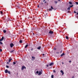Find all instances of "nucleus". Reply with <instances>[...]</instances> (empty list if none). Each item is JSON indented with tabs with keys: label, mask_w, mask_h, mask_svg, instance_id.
<instances>
[{
	"label": "nucleus",
	"mask_w": 78,
	"mask_h": 78,
	"mask_svg": "<svg viewBox=\"0 0 78 78\" xmlns=\"http://www.w3.org/2000/svg\"><path fill=\"white\" fill-rule=\"evenodd\" d=\"M42 70H41V71H39V73L38 75H41L42 74Z\"/></svg>",
	"instance_id": "f257e3e1"
},
{
	"label": "nucleus",
	"mask_w": 78,
	"mask_h": 78,
	"mask_svg": "<svg viewBox=\"0 0 78 78\" xmlns=\"http://www.w3.org/2000/svg\"><path fill=\"white\" fill-rule=\"evenodd\" d=\"M24 69H26V67H25L24 66H23L22 67V69H21L22 70H23Z\"/></svg>",
	"instance_id": "f03ea898"
},
{
	"label": "nucleus",
	"mask_w": 78,
	"mask_h": 78,
	"mask_svg": "<svg viewBox=\"0 0 78 78\" xmlns=\"http://www.w3.org/2000/svg\"><path fill=\"white\" fill-rule=\"evenodd\" d=\"M10 47H11V48H12V46H14V44L13 43H11L10 44Z\"/></svg>",
	"instance_id": "7ed1b4c3"
},
{
	"label": "nucleus",
	"mask_w": 78,
	"mask_h": 78,
	"mask_svg": "<svg viewBox=\"0 0 78 78\" xmlns=\"http://www.w3.org/2000/svg\"><path fill=\"white\" fill-rule=\"evenodd\" d=\"M4 39V37H2V38L1 39H0V41H3V40Z\"/></svg>",
	"instance_id": "20e7f679"
},
{
	"label": "nucleus",
	"mask_w": 78,
	"mask_h": 78,
	"mask_svg": "<svg viewBox=\"0 0 78 78\" xmlns=\"http://www.w3.org/2000/svg\"><path fill=\"white\" fill-rule=\"evenodd\" d=\"M49 34H53V32H52V31H50L49 32Z\"/></svg>",
	"instance_id": "39448f33"
},
{
	"label": "nucleus",
	"mask_w": 78,
	"mask_h": 78,
	"mask_svg": "<svg viewBox=\"0 0 78 78\" xmlns=\"http://www.w3.org/2000/svg\"><path fill=\"white\" fill-rule=\"evenodd\" d=\"M8 72V69H5V73H7Z\"/></svg>",
	"instance_id": "423d86ee"
},
{
	"label": "nucleus",
	"mask_w": 78,
	"mask_h": 78,
	"mask_svg": "<svg viewBox=\"0 0 78 78\" xmlns=\"http://www.w3.org/2000/svg\"><path fill=\"white\" fill-rule=\"evenodd\" d=\"M60 72H61V73H62V75H64V72H63V71L61 70L60 71Z\"/></svg>",
	"instance_id": "0eeeda50"
},
{
	"label": "nucleus",
	"mask_w": 78,
	"mask_h": 78,
	"mask_svg": "<svg viewBox=\"0 0 78 78\" xmlns=\"http://www.w3.org/2000/svg\"><path fill=\"white\" fill-rule=\"evenodd\" d=\"M6 20H7V21H9L10 20V19H9V18H6Z\"/></svg>",
	"instance_id": "6e6552de"
},
{
	"label": "nucleus",
	"mask_w": 78,
	"mask_h": 78,
	"mask_svg": "<svg viewBox=\"0 0 78 78\" xmlns=\"http://www.w3.org/2000/svg\"><path fill=\"white\" fill-rule=\"evenodd\" d=\"M54 64V63H53V62H52L50 63L49 66H52V65H53V64Z\"/></svg>",
	"instance_id": "1a4fd4ad"
},
{
	"label": "nucleus",
	"mask_w": 78,
	"mask_h": 78,
	"mask_svg": "<svg viewBox=\"0 0 78 78\" xmlns=\"http://www.w3.org/2000/svg\"><path fill=\"white\" fill-rule=\"evenodd\" d=\"M32 58H33L32 60H33V61H34L35 59V57L32 56Z\"/></svg>",
	"instance_id": "9d476101"
},
{
	"label": "nucleus",
	"mask_w": 78,
	"mask_h": 78,
	"mask_svg": "<svg viewBox=\"0 0 78 78\" xmlns=\"http://www.w3.org/2000/svg\"><path fill=\"white\" fill-rule=\"evenodd\" d=\"M41 47L39 46L37 48V49H38V50H40V49H41Z\"/></svg>",
	"instance_id": "9b49d317"
},
{
	"label": "nucleus",
	"mask_w": 78,
	"mask_h": 78,
	"mask_svg": "<svg viewBox=\"0 0 78 78\" xmlns=\"http://www.w3.org/2000/svg\"><path fill=\"white\" fill-rule=\"evenodd\" d=\"M3 33H6V31L5 30H3Z\"/></svg>",
	"instance_id": "f8f14e48"
},
{
	"label": "nucleus",
	"mask_w": 78,
	"mask_h": 78,
	"mask_svg": "<svg viewBox=\"0 0 78 78\" xmlns=\"http://www.w3.org/2000/svg\"><path fill=\"white\" fill-rule=\"evenodd\" d=\"M67 10H70V8L69 7H68V8L67 9Z\"/></svg>",
	"instance_id": "ddd939ff"
},
{
	"label": "nucleus",
	"mask_w": 78,
	"mask_h": 78,
	"mask_svg": "<svg viewBox=\"0 0 78 78\" xmlns=\"http://www.w3.org/2000/svg\"><path fill=\"white\" fill-rule=\"evenodd\" d=\"M14 51V50H12V51H10V53H12V52H13Z\"/></svg>",
	"instance_id": "4468645a"
},
{
	"label": "nucleus",
	"mask_w": 78,
	"mask_h": 78,
	"mask_svg": "<svg viewBox=\"0 0 78 78\" xmlns=\"http://www.w3.org/2000/svg\"><path fill=\"white\" fill-rule=\"evenodd\" d=\"M11 60H12V58H10V59H9V62H11Z\"/></svg>",
	"instance_id": "2eb2a0df"
},
{
	"label": "nucleus",
	"mask_w": 78,
	"mask_h": 78,
	"mask_svg": "<svg viewBox=\"0 0 78 78\" xmlns=\"http://www.w3.org/2000/svg\"><path fill=\"white\" fill-rule=\"evenodd\" d=\"M65 54L64 53H62V54H61V56H62L63 55H64Z\"/></svg>",
	"instance_id": "dca6fc26"
},
{
	"label": "nucleus",
	"mask_w": 78,
	"mask_h": 78,
	"mask_svg": "<svg viewBox=\"0 0 78 78\" xmlns=\"http://www.w3.org/2000/svg\"><path fill=\"white\" fill-rule=\"evenodd\" d=\"M28 44L26 45L25 46V48H27V47H28Z\"/></svg>",
	"instance_id": "f3484780"
},
{
	"label": "nucleus",
	"mask_w": 78,
	"mask_h": 78,
	"mask_svg": "<svg viewBox=\"0 0 78 78\" xmlns=\"http://www.w3.org/2000/svg\"><path fill=\"white\" fill-rule=\"evenodd\" d=\"M69 3L70 4V5H72V2H69Z\"/></svg>",
	"instance_id": "a211bd4d"
},
{
	"label": "nucleus",
	"mask_w": 78,
	"mask_h": 78,
	"mask_svg": "<svg viewBox=\"0 0 78 78\" xmlns=\"http://www.w3.org/2000/svg\"><path fill=\"white\" fill-rule=\"evenodd\" d=\"M73 5H70V6L69 7H70V8H72V7H73Z\"/></svg>",
	"instance_id": "6ab92c4d"
},
{
	"label": "nucleus",
	"mask_w": 78,
	"mask_h": 78,
	"mask_svg": "<svg viewBox=\"0 0 78 78\" xmlns=\"http://www.w3.org/2000/svg\"><path fill=\"white\" fill-rule=\"evenodd\" d=\"M20 43H22V41L21 40L20 41Z\"/></svg>",
	"instance_id": "aec40b11"
},
{
	"label": "nucleus",
	"mask_w": 78,
	"mask_h": 78,
	"mask_svg": "<svg viewBox=\"0 0 78 78\" xmlns=\"http://www.w3.org/2000/svg\"><path fill=\"white\" fill-rule=\"evenodd\" d=\"M51 78H54V76L53 75H52L51 76Z\"/></svg>",
	"instance_id": "412c9836"
},
{
	"label": "nucleus",
	"mask_w": 78,
	"mask_h": 78,
	"mask_svg": "<svg viewBox=\"0 0 78 78\" xmlns=\"http://www.w3.org/2000/svg\"><path fill=\"white\" fill-rule=\"evenodd\" d=\"M66 38L67 39H69V37L67 36H66Z\"/></svg>",
	"instance_id": "4be33fe9"
},
{
	"label": "nucleus",
	"mask_w": 78,
	"mask_h": 78,
	"mask_svg": "<svg viewBox=\"0 0 78 78\" xmlns=\"http://www.w3.org/2000/svg\"><path fill=\"white\" fill-rule=\"evenodd\" d=\"M8 73H9V74H10L11 73V72H10V71H8Z\"/></svg>",
	"instance_id": "5701e85b"
},
{
	"label": "nucleus",
	"mask_w": 78,
	"mask_h": 78,
	"mask_svg": "<svg viewBox=\"0 0 78 78\" xmlns=\"http://www.w3.org/2000/svg\"><path fill=\"white\" fill-rule=\"evenodd\" d=\"M36 73L37 74L39 73V71H37L36 72Z\"/></svg>",
	"instance_id": "b1692460"
},
{
	"label": "nucleus",
	"mask_w": 78,
	"mask_h": 78,
	"mask_svg": "<svg viewBox=\"0 0 78 78\" xmlns=\"http://www.w3.org/2000/svg\"><path fill=\"white\" fill-rule=\"evenodd\" d=\"M15 64H16V62H13V65H15Z\"/></svg>",
	"instance_id": "393cba45"
},
{
	"label": "nucleus",
	"mask_w": 78,
	"mask_h": 78,
	"mask_svg": "<svg viewBox=\"0 0 78 78\" xmlns=\"http://www.w3.org/2000/svg\"><path fill=\"white\" fill-rule=\"evenodd\" d=\"M6 67L7 68H9V66H6Z\"/></svg>",
	"instance_id": "a878e982"
},
{
	"label": "nucleus",
	"mask_w": 78,
	"mask_h": 78,
	"mask_svg": "<svg viewBox=\"0 0 78 78\" xmlns=\"http://www.w3.org/2000/svg\"><path fill=\"white\" fill-rule=\"evenodd\" d=\"M0 44H3V43H2V42L0 41Z\"/></svg>",
	"instance_id": "bb28decb"
},
{
	"label": "nucleus",
	"mask_w": 78,
	"mask_h": 78,
	"mask_svg": "<svg viewBox=\"0 0 78 78\" xmlns=\"http://www.w3.org/2000/svg\"><path fill=\"white\" fill-rule=\"evenodd\" d=\"M57 3H58V2L56 1L55 2V4H57Z\"/></svg>",
	"instance_id": "cd10ccee"
},
{
	"label": "nucleus",
	"mask_w": 78,
	"mask_h": 78,
	"mask_svg": "<svg viewBox=\"0 0 78 78\" xmlns=\"http://www.w3.org/2000/svg\"><path fill=\"white\" fill-rule=\"evenodd\" d=\"M75 3H76V5H78V2H75Z\"/></svg>",
	"instance_id": "c85d7f7f"
},
{
	"label": "nucleus",
	"mask_w": 78,
	"mask_h": 78,
	"mask_svg": "<svg viewBox=\"0 0 78 78\" xmlns=\"http://www.w3.org/2000/svg\"><path fill=\"white\" fill-rule=\"evenodd\" d=\"M53 72L54 73H55V72H56V71H55V70H53Z\"/></svg>",
	"instance_id": "c756f323"
},
{
	"label": "nucleus",
	"mask_w": 78,
	"mask_h": 78,
	"mask_svg": "<svg viewBox=\"0 0 78 78\" xmlns=\"http://www.w3.org/2000/svg\"><path fill=\"white\" fill-rule=\"evenodd\" d=\"M52 9H49V10L50 11H52Z\"/></svg>",
	"instance_id": "7c9ffc66"
},
{
	"label": "nucleus",
	"mask_w": 78,
	"mask_h": 78,
	"mask_svg": "<svg viewBox=\"0 0 78 78\" xmlns=\"http://www.w3.org/2000/svg\"><path fill=\"white\" fill-rule=\"evenodd\" d=\"M0 51H2V50L1 49H0Z\"/></svg>",
	"instance_id": "2f4dec72"
},
{
	"label": "nucleus",
	"mask_w": 78,
	"mask_h": 78,
	"mask_svg": "<svg viewBox=\"0 0 78 78\" xmlns=\"http://www.w3.org/2000/svg\"><path fill=\"white\" fill-rule=\"evenodd\" d=\"M51 9H53V7L52 6H51Z\"/></svg>",
	"instance_id": "473e14b6"
},
{
	"label": "nucleus",
	"mask_w": 78,
	"mask_h": 78,
	"mask_svg": "<svg viewBox=\"0 0 78 78\" xmlns=\"http://www.w3.org/2000/svg\"><path fill=\"white\" fill-rule=\"evenodd\" d=\"M1 14H3V12H2V11H1Z\"/></svg>",
	"instance_id": "72a5a7b5"
},
{
	"label": "nucleus",
	"mask_w": 78,
	"mask_h": 78,
	"mask_svg": "<svg viewBox=\"0 0 78 78\" xmlns=\"http://www.w3.org/2000/svg\"><path fill=\"white\" fill-rule=\"evenodd\" d=\"M44 17H46V15H44Z\"/></svg>",
	"instance_id": "f704fd0d"
},
{
	"label": "nucleus",
	"mask_w": 78,
	"mask_h": 78,
	"mask_svg": "<svg viewBox=\"0 0 78 78\" xmlns=\"http://www.w3.org/2000/svg\"><path fill=\"white\" fill-rule=\"evenodd\" d=\"M62 50H61L60 52V53H62Z\"/></svg>",
	"instance_id": "c9c22d12"
},
{
	"label": "nucleus",
	"mask_w": 78,
	"mask_h": 78,
	"mask_svg": "<svg viewBox=\"0 0 78 78\" xmlns=\"http://www.w3.org/2000/svg\"><path fill=\"white\" fill-rule=\"evenodd\" d=\"M74 13H76V12H75V11H74Z\"/></svg>",
	"instance_id": "e433bc0d"
},
{
	"label": "nucleus",
	"mask_w": 78,
	"mask_h": 78,
	"mask_svg": "<svg viewBox=\"0 0 78 78\" xmlns=\"http://www.w3.org/2000/svg\"><path fill=\"white\" fill-rule=\"evenodd\" d=\"M23 31H25V29H23Z\"/></svg>",
	"instance_id": "4c0bfd02"
},
{
	"label": "nucleus",
	"mask_w": 78,
	"mask_h": 78,
	"mask_svg": "<svg viewBox=\"0 0 78 78\" xmlns=\"http://www.w3.org/2000/svg\"><path fill=\"white\" fill-rule=\"evenodd\" d=\"M7 64H9V62H7Z\"/></svg>",
	"instance_id": "58836bf2"
},
{
	"label": "nucleus",
	"mask_w": 78,
	"mask_h": 78,
	"mask_svg": "<svg viewBox=\"0 0 78 78\" xmlns=\"http://www.w3.org/2000/svg\"><path fill=\"white\" fill-rule=\"evenodd\" d=\"M72 62V61H69V62Z\"/></svg>",
	"instance_id": "ea45409f"
},
{
	"label": "nucleus",
	"mask_w": 78,
	"mask_h": 78,
	"mask_svg": "<svg viewBox=\"0 0 78 78\" xmlns=\"http://www.w3.org/2000/svg\"><path fill=\"white\" fill-rule=\"evenodd\" d=\"M54 49L55 50H56V48H54Z\"/></svg>",
	"instance_id": "a19ab883"
},
{
	"label": "nucleus",
	"mask_w": 78,
	"mask_h": 78,
	"mask_svg": "<svg viewBox=\"0 0 78 78\" xmlns=\"http://www.w3.org/2000/svg\"><path fill=\"white\" fill-rule=\"evenodd\" d=\"M31 51H33V48L31 49Z\"/></svg>",
	"instance_id": "79ce46f5"
},
{
	"label": "nucleus",
	"mask_w": 78,
	"mask_h": 78,
	"mask_svg": "<svg viewBox=\"0 0 78 78\" xmlns=\"http://www.w3.org/2000/svg\"><path fill=\"white\" fill-rule=\"evenodd\" d=\"M56 53L57 54H59V52H57Z\"/></svg>",
	"instance_id": "37998d69"
},
{
	"label": "nucleus",
	"mask_w": 78,
	"mask_h": 78,
	"mask_svg": "<svg viewBox=\"0 0 78 78\" xmlns=\"http://www.w3.org/2000/svg\"><path fill=\"white\" fill-rule=\"evenodd\" d=\"M53 9L54 10H56V9H54V8H53Z\"/></svg>",
	"instance_id": "c03bdc74"
},
{
	"label": "nucleus",
	"mask_w": 78,
	"mask_h": 78,
	"mask_svg": "<svg viewBox=\"0 0 78 78\" xmlns=\"http://www.w3.org/2000/svg\"><path fill=\"white\" fill-rule=\"evenodd\" d=\"M32 30H34V28H32Z\"/></svg>",
	"instance_id": "a18cd8bd"
},
{
	"label": "nucleus",
	"mask_w": 78,
	"mask_h": 78,
	"mask_svg": "<svg viewBox=\"0 0 78 78\" xmlns=\"http://www.w3.org/2000/svg\"><path fill=\"white\" fill-rule=\"evenodd\" d=\"M46 66H47V67H48V65H46Z\"/></svg>",
	"instance_id": "49530a36"
},
{
	"label": "nucleus",
	"mask_w": 78,
	"mask_h": 78,
	"mask_svg": "<svg viewBox=\"0 0 78 78\" xmlns=\"http://www.w3.org/2000/svg\"><path fill=\"white\" fill-rule=\"evenodd\" d=\"M45 0H44L43 1V2H45Z\"/></svg>",
	"instance_id": "de8ad7c7"
},
{
	"label": "nucleus",
	"mask_w": 78,
	"mask_h": 78,
	"mask_svg": "<svg viewBox=\"0 0 78 78\" xmlns=\"http://www.w3.org/2000/svg\"><path fill=\"white\" fill-rule=\"evenodd\" d=\"M47 3V2L45 1V2H44V3Z\"/></svg>",
	"instance_id": "09e8293b"
},
{
	"label": "nucleus",
	"mask_w": 78,
	"mask_h": 78,
	"mask_svg": "<svg viewBox=\"0 0 78 78\" xmlns=\"http://www.w3.org/2000/svg\"><path fill=\"white\" fill-rule=\"evenodd\" d=\"M42 55H43V56H44V54H42Z\"/></svg>",
	"instance_id": "8fccbe9b"
},
{
	"label": "nucleus",
	"mask_w": 78,
	"mask_h": 78,
	"mask_svg": "<svg viewBox=\"0 0 78 78\" xmlns=\"http://www.w3.org/2000/svg\"><path fill=\"white\" fill-rule=\"evenodd\" d=\"M67 12H68V13H69V11H68Z\"/></svg>",
	"instance_id": "3c124183"
},
{
	"label": "nucleus",
	"mask_w": 78,
	"mask_h": 78,
	"mask_svg": "<svg viewBox=\"0 0 78 78\" xmlns=\"http://www.w3.org/2000/svg\"><path fill=\"white\" fill-rule=\"evenodd\" d=\"M74 78V76H73L72 77V78Z\"/></svg>",
	"instance_id": "603ef678"
},
{
	"label": "nucleus",
	"mask_w": 78,
	"mask_h": 78,
	"mask_svg": "<svg viewBox=\"0 0 78 78\" xmlns=\"http://www.w3.org/2000/svg\"><path fill=\"white\" fill-rule=\"evenodd\" d=\"M37 28H35V29H36V30H37Z\"/></svg>",
	"instance_id": "864d4df0"
},
{
	"label": "nucleus",
	"mask_w": 78,
	"mask_h": 78,
	"mask_svg": "<svg viewBox=\"0 0 78 78\" xmlns=\"http://www.w3.org/2000/svg\"><path fill=\"white\" fill-rule=\"evenodd\" d=\"M37 7H38V8H39V5H37Z\"/></svg>",
	"instance_id": "5fc2aeb1"
},
{
	"label": "nucleus",
	"mask_w": 78,
	"mask_h": 78,
	"mask_svg": "<svg viewBox=\"0 0 78 78\" xmlns=\"http://www.w3.org/2000/svg\"><path fill=\"white\" fill-rule=\"evenodd\" d=\"M58 1H59V2L60 1H61V0H58Z\"/></svg>",
	"instance_id": "6e6d98bb"
},
{
	"label": "nucleus",
	"mask_w": 78,
	"mask_h": 78,
	"mask_svg": "<svg viewBox=\"0 0 78 78\" xmlns=\"http://www.w3.org/2000/svg\"><path fill=\"white\" fill-rule=\"evenodd\" d=\"M77 15H78V12L77 13Z\"/></svg>",
	"instance_id": "4d7b16f0"
},
{
	"label": "nucleus",
	"mask_w": 78,
	"mask_h": 78,
	"mask_svg": "<svg viewBox=\"0 0 78 78\" xmlns=\"http://www.w3.org/2000/svg\"><path fill=\"white\" fill-rule=\"evenodd\" d=\"M33 34L34 35V33H33Z\"/></svg>",
	"instance_id": "13d9d810"
},
{
	"label": "nucleus",
	"mask_w": 78,
	"mask_h": 78,
	"mask_svg": "<svg viewBox=\"0 0 78 78\" xmlns=\"http://www.w3.org/2000/svg\"><path fill=\"white\" fill-rule=\"evenodd\" d=\"M46 15H47V13H46Z\"/></svg>",
	"instance_id": "bf43d9fd"
},
{
	"label": "nucleus",
	"mask_w": 78,
	"mask_h": 78,
	"mask_svg": "<svg viewBox=\"0 0 78 78\" xmlns=\"http://www.w3.org/2000/svg\"><path fill=\"white\" fill-rule=\"evenodd\" d=\"M43 3H42V5H43Z\"/></svg>",
	"instance_id": "052dcab7"
},
{
	"label": "nucleus",
	"mask_w": 78,
	"mask_h": 78,
	"mask_svg": "<svg viewBox=\"0 0 78 78\" xmlns=\"http://www.w3.org/2000/svg\"><path fill=\"white\" fill-rule=\"evenodd\" d=\"M30 44H29V45H30Z\"/></svg>",
	"instance_id": "680f3d73"
},
{
	"label": "nucleus",
	"mask_w": 78,
	"mask_h": 78,
	"mask_svg": "<svg viewBox=\"0 0 78 78\" xmlns=\"http://www.w3.org/2000/svg\"><path fill=\"white\" fill-rule=\"evenodd\" d=\"M30 44H29V45H30Z\"/></svg>",
	"instance_id": "e2e57ef3"
},
{
	"label": "nucleus",
	"mask_w": 78,
	"mask_h": 78,
	"mask_svg": "<svg viewBox=\"0 0 78 78\" xmlns=\"http://www.w3.org/2000/svg\"><path fill=\"white\" fill-rule=\"evenodd\" d=\"M62 64H63V63H62Z\"/></svg>",
	"instance_id": "0e129e2a"
},
{
	"label": "nucleus",
	"mask_w": 78,
	"mask_h": 78,
	"mask_svg": "<svg viewBox=\"0 0 78 78\" xmlns=\"http://www.w3.org/2000/svg\"><path fill=\"white\" fill-rule=\"evenodd\" d=\"M77 19H78V18H77Z\"/></svg>",
	"instance_id": "69168bd1"
}]
</instances>
